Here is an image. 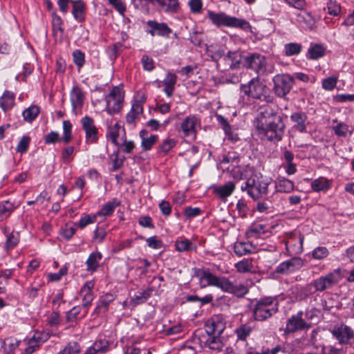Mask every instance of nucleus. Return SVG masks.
Segmentation results:
<instances>
[{"mask_svg":"<svg viewBox=\"0 0 354 354\" xmlns=\"http://www.w3.org/2000/svg\"><path fill=\"white\" fill-rule=\"evenodd\" d=\"M68 269L66 267H62L56 273H49L47 276L48 281H58L61 278L67 274Z\"/></svg>","mask_w":354,"mask_h":354,"instance_id":"nucleus-62","label":"nucleus"},{"mask_svg":"<svg viewBox=\"0 0 354 354\" xmlns=\"http://www.w3.org/2000/svg\"><path fill=\"white\" fill-rule=\"evenodd\" d=\"M30 142V138L28 136H24L17 146V151L21 153L26 152L28 149Z\"/></svg>","mask_w":354,"mask_h":354,"instance_id":"nucleus-57","label":"nucleus"},{"mask_svg":"<svg viewBox=\"0 0 354 354\" xmlns=\"http://www.w3.org/2000/svg\"><path fill=\"white\" fill-rule=\"evenodd\" d=\"M297 21L304 29L311 30L315 26V19L308 12L299 13L297 15Z\"/></svg>","mask_w":354,"mask_h":354,"instance_id":"nucleus-29","label":"nucleus"},{"mask_svg":"<svg viewBox=\"0 0 354 354\" xmlns=\"http://www.w3.org/2000/svg\"><path fill=\"white\" fill-rule=\"evenodd\" d=\"M85 95L82 88L77 86H73L70 93V101L73 111L80 110L84 104Z\"/></svg>","mask_w":354,"mask_h":354,"instance_id":"nucleus-21","label":"nucleus"},{"mask_svg":"<svg viewBox=\"0 0 354 354\" xmlns=\"http://www.w3.org/2000/svg\"><path fill=\"white\" fill-rule=\"evenodd\" d=\"M81 351L80 344L76 342H69L58 354H79Z\"/></svg>","mask_w":354,"mask_h":354,"instance_id":"nucleus-48","label":"nucleus"},{"mask_svg":"<svg viewBox=\"0 0 354 354\" xmlns=\"http://www.w3.org/2000/svg\"><path fill=\"white\" fill-rule=\"evenodd\" d=\"M252 331V328L248 324H242L235 330L238 339L245 341Z\"/></svg>","mask_w":354,"mask_h":354,"instance_id":"nucleus-44","label":"nucleus"},{"mask_svg":"<svg viewBox=\"0 0 354 354\" xmlns=\"http://www.w3.org/2000/svg\"><path fill=\"white\" fill-rule=\"evenodd\" d=\"M71 3L73 4L72 14L74 18L78 21H82L84 19L85 3L82 0L71 1Z\"/></svg>","mask_w":354,"mask_h":354,"instance_id":"nucleus-36","label":"nucleus"},{"mask_svg":"<svg viewBox=\"0 0 354 354\" xmlns=\"http://www.w3.org/2000/svg\"><path fill=\"white\" fill-rule=\"evenodd\" d=\"M287 261L291 272L299 270L304 266V260L300 257H292Z\"/></svg>","mask_w":354,"mask_h":354,"instance_id":"nucleus-54","label":"nucleus"},{"mask_svg":"<svg viewBox=\"0 0 354 354\" xmlns=\"http://www.w3.org/2000/svg\"><path fill=\"white\" fill-rule=\"evenodd\" d=\"M3 233L7 236L6 242V248L7 250L12 249L15 248L19 241V234L17 232H10L7 227L3 229Z\"/></svg>","mask_w":354,"mask_h":354,"instance_id":"nucleus-39","label":"nucleus"},{"mask_svg":"<svg viewBox=\"0 0 354 354\" xmlns=\"http://www.w3.org/2000/svg\"><path fill=\"white\" fill-rule=\"evenodd\" d=\"M15 95L10 91H5L0 97V107L6 112L12 109L15 105Z\"/></svg>","mask_w":354,"mask_h":354,"instance_id":"nucleus-25","label":"nucleus"},{"mask_svg":"<svg viewBox=\"0 0 354 354\" xmlns=\"http://www.w3.org/2000/svg\"><path fill=\"white\" fill-rule=\"evenodd\" d=\"M102 258V255L99 252H93L90 254L86 261V270L88 272H95L100 266V261Z\"/></svg>","mask_w":354,"mask_h":354,"instance_id":"nucleus-30","label":"nucleus"},{"mask_svg":"<svg viewBox=\"0 0 354 354\" xmlns=\"http://www.w3.org/2000/svg\"><path fill=\"white\" fill-rule=\"evenodd\" d=\"M15 209L14 204L8 201L0 203V217L2 218L9 217Z\"/></svg>","mask_w":354,"mask_h":354,"instance_id":"nucleus-45","label":"nucleus"},{"mask_svg":"<svg viewBox=\"0 0 354 354\" xmlns=\"http://www.w3.org/2000/svg\"><path fill=\"white\" fill-rule=\"evenodd\" d=\"M328 254V248L324 246L317 247L312 251V257L316 260H322L327 257Z\"/></svg>","mask_w":354,"mask_h":354,"instance_id":"nucleus-52","label":"nucleus"},{"mask_svg":"<svg viewBox=\"0 0 354 354\" xmlns=\"http://www.w3.org/2000/svg\"><path fill=\"white\" fill-rule=\"evenodd\" d=\"M177 82V76L172 73H167L165 78L162 81L164 85V92L168 97H171L175 90V85Z\"/></svg>","mask_w":354,"mask_h":354,"instance_id":"nucleus-26","label":"nucleus"},{"mask_svg":"<svg viewBox=\"0 0 354 354\" xmlns=\"http://www.w3.org/2000/svg\"><path fill=\"white\" fill-rule=\"evenodd\" d=\"M120 131L124 132V129L122 128L118 122H116L113 126H109L106 133L107 139L110 140L114 145L118 146L120 145V142L118 141V138Z\"/></svg>","mask_w":354,"mask_h":354,"instance_id":"nucleus-35","label":"nucleus"},{"mask_svg":"<svg viewBox=\"0 0 354 354\" xmlns=\"http://www.w3.org/2000/svg\"><path fill=\"white\" fill-rule=\"evenodd\" d=\"M39 345L37 341L35 339V337H33L29 340L28 345L25 348L24 354H32L39 348Z\"/></svg>","mask_w":354,"mask_h":354,"instance_id":"nucleus-64","label":"nucleus"},{"mask_svg":"<svg viewBox=\"0 0 354 354\" xmlns=\"http://www.w3.org/2000/svg\"><path fill=\"white\" fill-rule=\"evenodd\" d=\"M236 270L240 273L252 272L254 268L251 259H243L235 264Z\"/></svg>","mask_w":354,"mask_h":354,"instance_id":"nucleus-41","label":"nucleus"},{"mask_svg":"<svg viewBox=\"0 0 354 354\" xmlns=\"http://www.w3.org/2000/svg\"><path fill=\"white\" fill-rule=\"evenodd\" d=\"M272 82L273 91L277 97L281 98L285 97L290 93L295 84L293 77L288 73L276 75Z\"/></svg>","mask_w":354,"mask_h":354,"instance_id":"nucleus-6","label":"nucleus"},{"mask_svg":"<svg viewBox=\"0 0 354 354\" xmlns=\"http://www.w3.org/2000/svg\"><path fill=\"white\" fill-rule=\"evenodd\" d=\"M39 111V106L32 105L23 111L22 116L25 121L32 122L38 116Z\"/></svg>","mask_w":354,"mask_h":354,"instance_id":"nucleus-40","label":"nucleus"},{"mask_svg":"<svg viewBox=\"0 0 354 354\" xmlns=\"http://www.w3.org/2000/svg\"><path fill=\"white\" fill-rule=\"evenodd\" d=\"M176 143L177 141L174 138H166L159 145L158 151L167 154L176 145Z\"/></svg>","mask_w":354,"mask_h":354,"instance_id":"nucleus-47","label":"nucleus"},{"mask_svg":"<svg viewBox=\"0 0 354 354\" xmlns=\"http://www.w3.org/2000/svg\"><path fill=\"white\" fill-rule=\"evenodd\" d=\"M241 91L249 97L260 100H266L269 97L267 86L258 77L252 78L246 84H242Z\"/></svg>","mask_w":354,"mask_h":354,"instance_id":"nucleus-5","label":"nucleus"},{"mask_svg":"<svg viewBox=\"0 0 354 354\" xmlns=\"http://www.w3.org/2000/svg\"><path fill=\"white\" fill-rule=\"evenodd\" d=\"M106 111L113 115L118 113L122 106L123 95L120 88L115 86L111 91L110 93L106 97Z\"/></svg>","mask_w":354,"mask_h":354,"instance_id":"nucleus-9","label":"nucleus"},{"mask_svg":"<svg viewBox=\"0 0 354 354\" xmlns=\"http://www.w3.org/2000/svg\"><path fill=\"white\" fill-rule=\"evenodd\" d=\"M244 56L239 50L229 51L224 57L227 65L230 69H237L243 67Z\"/></svg>","mask_w":354,"mask_h":354,"instance_id":"nucleus-20","label":"nucleus"},{"mask_svg":"<svg viewBox=\"0 0 354 354\" xmlns=\"http://www.w3.org/2000/svg\"><path fill=\"white\" fill-rule=\"evenodd\" d=\"M235 189V183L229 181L223 185L217 187L214 189V193L221 199H225L230 196Z\"/></svg>","mask_w":354,"mask_h":354,"instance_id":"nucleus-31","label":"nucleus"},{"mask_svg":"<svg viewBox=\"0 0 354 354\" xmlns=\"http://www.w3.org/2000/svg\"><path fill=\"white\" fill-rule=\"evenodd\" d=\"M202 213V210L199 207H186L183 210V215L187 219L193 218L199 216Z\"/></svg>","mask_w":354,"mask_h":354,"instance_id":"nucleus-59","label":"nucleus"},{"mask_svg":"<svg viewBox=\"0 0 354 354\" xmlns=\"http://www.w3.org/2000/svg\"><path fill=\"white\" fill-rule=\"evenodd\" d=\"M268 183H262L259 185L256 184L254 178H248L241 186L242 191H246L248 194L253 199H258L259 196L262 194L267 193Z\"/></svg>","mask_w":354,"mask_h":354,"instance_id":"nucleus-12","label":"nucleus"},{"mask_svg":"<svg viewBox=\"0 0 354 354\" xmlns=\"http://www.w3.org/2000/svg\"><path fill=\"white\" fill-rule=\"evenodd\" d=\"M266 57L259 53H248L244 56L243 67L251 69L257 74L263 75L266 73Z\"/></svg>","mask_w":354,"mask_h":354,"instance_id":"nucleus-8","label":"nucleus"},{"mask_svg":"<svg viewBox=\"0 0 354 354\" xmlns=\"http://www.w3.org/2000/svg\"><path fill=\"white\" fill-rule=\"evenodd\" d=\"M311 188L314 192H326L331 187V183L324 177L318 178L311 183Z\"/></svg>","mask_w":354,"mask_h":354,"instance_id":"nucleus-34","label":"nucleus"},{"mask_svg":"<svg viewBox=\"0 0 354 354\" xmlns=\"http://www.w3.org/2000/svg\"><path fill=\"white\" fill-rule=\"evenodd\" d=\"M90 348L97 354H105L109 351L110 343L104 337H99Z\"/></svg>","mask_w":354,"mask_h":354,"instance_id":"nucleus-28","label":"nucleus"},{"mask_svg":"<svg viewBox=\"0 0 354 354\" xmlns=\"http://www.w3.org/2000/svg\"><path fill=\"white\" fill-rule=\"evenodd\" d=\"M328 14L334 17L338 16L341 13V6L336 1L329 0L326 3V8Z\"/></svg>","mask_w":354,"mask_h":354,"instance_id":"nucleus-49","label":"nucleus"},{"mask_svg":"<svg viewBox=\"0 0 354 354\" xmlns=\"http://www.w3.org/2000/svg\"><path fill=\"white\" fill-rule=\"evenodd\" d=\"M201 127V120L196 115L187 116L180 123V131L184 138H196L198 129Z\"/></svg>","mask_w":354,"mask_h":354,"instance_id":"nucleus-10","label":"nucleus"},{"mask_svg":"<svg viewBox=\"0 0 354 354\" xmlns=\"http://www.w3.org/2000/svg\"><path fill=\"white\" fill-rule=\"evenodd\" d=\"M20 342V341L15 339L7 338L4 340V349L8 354H14Z\"/></svg>","mask_w":354,"mask_h":354,"instance_id":"nucleus-51","label":"nucleus"},{"mask_svg":"<svg viewBox=\"0 0 354 354\" xmlns=\"http://www.w3.org/2000/svg\"><path fill=\"white\" fill-rule=\"evenodd\" d=\"M188 6L189 7L191 12L196 15L200 14L203 10V1L189 0Z\"/></svg>","mask_w":354,"mask_h":354,"instance_id":"nucleus-58","label":"nucleus"},{"mask_svg":"<svg viewBox=\"0 0 354 354\" xmlns=\"http://www.w3.org/2000/svg\"><path fill=\"white\" fill-rule=\"evenodd\" d=\"M302 50L301 44L291 42L285 45L284 51L286 56H293L299 55Z\"/></svg>","mask_w":354,"mask_h":354,"instance_id":"nucleus-46","label":"nucleus"},{"mask_svg":"<svg viewBox=\"0 0 354 354\" xmlns=\"http://www.w3.org/2000/svg\"><path fill=\"white\" fill-rule=\"evenodd\" d=\"M331 333L340 344H347L354 337L352 328L344 324L335 326Z\"/></svg>","mask_w":354,"mask_h":354,"instance_id":"nucleus-16","label":"nucleus"},{"mask_svg":"<svg viewBox=\"0 0 354 354\" xmlns=\"http://www.w3.org/2000/svg\"><path fill=\"white\" fill-rule=\"evenodd\" d=\"M268 231L266 225L259 222L251 224L246 231L248 239H259Z\"/></svg>","mask_w":354,"mask_h":354,"instance_id":"nucleus-24","label":"nucleus"},{"mask_svg":"<svg viewBox=\"0 0 354 354\" xmlns=\"http://www.w3.org/2000/svg\"><path fill=\"white\" fill-rule=\"evenodd\" d=\"M109 304L104 301L101 297L97 304V306L93 311V314L100 315L106 313L109 310Z\"/></svg>","mask_w":354,"mask_h":354,"instance_id":"nucleus-56","label":"nucleus"},{"mask_svg":"<svg viewBox=\"0 0 354 354\" xmlns=\"http://www.w3.org/2000/svg\"><path fill=\"white\" fill-rule=\"evenodd\" d=\"M234 252L238 256H244L255 252V247L250 242H236Z\"/></svg>","mask_w":354,"mask_h":354,"instance_id":"nucleus-27","label":"nucleus"},{"mask_svg":"<svg viewBox=\"0 0 354 354\" xmlns=\"http://www.w3.org/2000/svg\"><path fill=\"white\" fill-rule=\"evenodd\" d=\"M62 141L59 133L56 131H50L44 136V142L46 144H55L57 142Z\"/></svg>","mask_w":354,"mask_h":354,"instance_id":"nucleus-61","label":"nucleus"},{"mask_svg":"<svg viewBox=\"0 0 354 354\" xmlns=\"http://www.w3.org/2000/svg\"><path fill=\"white\" fill-rule=\"evenodd\" d=\"M208 19L212 24L217 27H242L246 24L245 20L230 17L224 12H215L213 10H207L204 20Z\"/></svg>","mask_w":354,"mask_h":354,"instance_id":"nucleus-4","label":"nucleus"},{"mask_svg":"<svg viewBox=\"0 0 354 354\" xmlns=\"http://www.w3.org/2000/svg\"><path fill=\"white\" fill-rule=\"evenodd\" d=\"M276 191L281 193H290L295 188L294 183L287 178H279L276 183Z\"/></svg>","mask_w":354,"mask_h":354,"instance_id":"nucleus-38","label":"nucleus"},{"mask_svg":"<svg viewBox=\"0 0 354 354\" xmlns=\"http://www.w3.org/2000/svg\"><path fill=\"white\" fill-rule=\"evenodd\" d=\"M81 124L85 133L86 142L87 144H95L98 141V129L96 127L94 120L90 116L86 115L81 119Z\"/></svg>","mask_w":354,"mask_h":354,"instance_id":"nucleus-11","label":"nucleus"},{"mask_svg":"<svg viewBox=\"0 0 354 354\" xmlns=\"http://www.w3.org/2000/svg\"><path fill=\"white\" fill-rule=\"evenodd\" d=\"M84 309L82 306H77L73 307L69 311L67 312L66 315V320L67 322H74L78 319L83 318L82 317V310Z\"/></svg>","mask_w":354,"mask_h":354,"instance_id":"nucleus-42","label":"nucleus"},{"mask_svg":"<svg viewBox=\"0 0 354 354\" xmlns=\"http://www.w3.org/2000/svg\"><path fill=\"white\" fill-rule=\"evenodd\" d=\"M94 286L95 282L93 281H88L82 286L80 289V295L82 297V306L84 308L82 317H85L86 315L88 313V308L91 305L94 299V295L93 292Z\"/></svg>","mask_w":354,"mask_h":354,"instance_id":"nucleus-15","label":"nucleus"},{"mask_svg":"<svg viewBox=\"0 0 354 354\" xmlns=\"http://www.w3.org/2000/svg\"><path fill=\"white\" fill-rule=\"evenodd\" d=\"M141 139V147L144 151L150 150L158 140V136L150 135L147 130L142 129L139 133Z\"/></svg>","mask_w":354,"mask_h":354,"instance_id":"nucleus-23","label":"nucleus"},{"mask_svg":"<svg viewBox=\"0 0 354 354\" xmlns=\"http://www.w3.org/2000/svg\"><path fill=\"white\" fill-rule=\"evenodd\" d=\"M325 48L318 44H311L308 49L306 57L310 59H318L325 55Z\"/></svg>","mask_w":354,"mask_h":354,"instance_id":"nucleus-33","label":"nucleus"},{"mask_svg":"<svg viewBox=\"0 0 354 354\" xmlns=\"http://www.w3.org/2000/svg\"><path fill=\"white\" fill-rule=\"evenodd\" d=\"M72 55L74 64L81 68L85 64V54L80 50H75Z\"/></svg>","mask_w":354,"mask_h":354,"instance_id":"nucleus-55","label":"nucleus"},{"mask_svg":"<svg viewBox=\"0 0 354 354\" xmlns=\"http://www.w3.org/2000/svg\"><path fill=\"white\" fill-rule=\"evenodd\" d=\"M333 130L335 134L339 137H346L348 132L352 134V131H349L348 126L344 122H339L334 126Z\"/></svg>","mask_w":354,"mask_h":354,"instance_id":"nucleus-53","label":"nucleus"},{"mask_svg":"<svg viewBox=\"0 0 354 354\" xmlns=\"http://www.w3.org/2000/svg\"><path fill=\"white\" fill-rule=\"evenodd\" d=\"M337 79L334 77H329L322 80V88L326 91H332L337 85Z\"/></svg>","mask_w":354,"mask_h":354,"instance_id":"nucleus-60","label":"nucleus"},{"mask_svg":"<svg viewBox=\"0 0 354 354\" xmlns=\"http://www.w3.org/2000/svg\"><path fill=\"white\" fill-rule=\"evenodd\" d=\"M175 248L179 252L196 251L197 246L195 243L187 239H181L175 242Z\"/></svg>","mask_w":354,"mask_h":354,"instance_id":"nucleus-37","label":"nucleus"},{"mask_svg":"<svg viewBox=\"0 0 354 354\" xmlns=\"http://www.w3.org/2000/svg\"><path fill=\"white\" fill-rule=\"evenodd\" d=\"M147 24L151 28L148 32L152 37L157 35L160 37H169L172 32L171 28L164 22L159 23L156 21L149 20L147 22Z\"/></svg>","mask_w":354,"mask_h":354,"instance_id":"nucleus-18","label":"nucleus"},{"mask_svg":"<svg viewBox=\"0 0 354 354\" xmlns=\"http://www.w3.org/2000/svg\"><path fill=\"white\" fill-rule=\"evenodd\" d=\"M205 331L209 335H220L225 328V321L221 314L214 315L205 325Z\"/></svg>","mask_w":354,"mask_h":354,"instance_id":"nucleus-13","label":"nucleus"},{"mask_svg":"<svg viewBox=\"0 0 354 354\" xmlns=\"http://www.w3.org/2000/svg\"><path fill=\"white\" fill-rule=\"evenodd\" d=\"M338 283V279L333 272H328L324 276H321L312 282L306 284L300 289L298 299H304L316 292H323L326 289L332 288Z\"/></svg>","mask_w":354,"mask_h":354,"instance_id":"nucleus-2","label":"nucleus"},{"mask_svg":"<svg viewBox=\"0 0 354 354\" xmlns=\"http://www.w3.org/2000/svg\"><path fill=\"white\" fill-rule=\"evenodd\" d=\"M120 205V202L116 198L111 201L104 203L100 211L96 214L97 216H109L113 214L115 209Z\"/></svg>","mask_w":354,"mask_h":354,"instance_id":"nucleus-32","label":"nucleus"},{"mask_svg":"<svg viewBox=\"0 0 354 354\" xmlns=\"http://www.w3.org/2000/svg\"><path fill=\"white\" fill-rule=\"evenodd\" d=\"M163 8H160L165 12L174 14L180 10L178 0H164Z\"/></svg>","mask_w":354,"mask_h":354,"instance_id":"nucleus-43","label":"nucleus"},{"mask_svg":"<svg viewBox=\"0 0 354 354\" xmlns=\"http://www.w3.org/2000/svg\"><path fill=\"white\" fill-rule=\"evenodd\" d=\"M255 128L262 138L278 142L284 136L286 125L280 115L272 109L267 107L257 118Z\"/></svg>","mask_w":354,"mask_h":354,"instance_id":"nucleus-1","label":"nucleus"},{"mask_svg":"<svg viewBox=\"0 0 354 354\" xmlns=\"http://www.w3.org/2000/svg\"><path fill=\"white\" fill-rule=\"evenodd\" d=\"M96 217H97L96 214L93 215V216L86 215L85 216L81 218V219L79 221V222L77 223V226L80 228L83 229L88 224L95 223L96 221Z\"/></svg>","mask_w":354,"mask_h":354,"instance_id":"nucleus-63","label":"nucleus"},{"mask_svg":"<svg viewBox=\"0 0 354 354\" xmlns=\"http://www.w3.org/2000/svg\"><path fill=\"white\" fill-rule=\"evenodd\" d=\"M223 292H229L236 295L237 297H243L248 292L246 286L242 283H234L226 277L225 281L222 290Z\"/></svg>","mask_w":354,"mask_h":354,"instance_id":"nucleus-22","label":"nucleus"},{"mask_svg":"<svg viewBox=\"0 0 354 354\" xmlns=\"http://www.w3.org/2000/svg\"><path fill=\"white\" fill-rule=\"evenodd\" d=\"M279 310V301L276 297H265L256 301L253 308V317L256 321H265Z\"/></svg>","mask_w":354,"mask_h":354,"instance_id":"nucleus-3","label":"nucleus"},{"mask_svg":"<svg viewBox=\"0 0 354 354\" xmlns=\"http://www.w3.org/2000/svg\"><path fill=\"white\" fill-rule=\"evenodd\" d=\"M302 311L298 312L296 315H292L287 320L285 332L287 333H292L297 330L308 329L310 325L302 318Z\"/></svg>","mask_w":354,"mask_h":354,"instance_id":"nucleus-14","label":"nucleus"},{"mask_svg":"<svg viewBox=\"0 0 354 354\" xmlns=\"http://www.w3.org/2000/svg\"><path fill=\"white\" fill-rule=\"evenodd\" d=\"M194 274L199 279L201 288L215 286L223 290L226 277H218L212 274L209 270L204 268L196 269Z\"/></svg>","mask_w":354,"mask_h":354,"instance_id":"nucleus-7","label":"nucleus"},{"mask_svg":"<svg viewBox=\"0 0 354 354\" xmlns=\"http://www.w3.org/2000/svg\"><path fill=\"white\" fill-rule=\"evenodd\" d=\"M290 120L292 123V129L300 133L307 131L308 116L306 113L302 111H296L291 114Z\"/></svg>","mask_w":354,"mask_h":354,"instance_id":"nucleus-17","label":"nucleus"},{"mask_svg":"<svg viewBox=\"0 0 354 354\" xmlns=\"http://www.w3.org/2000/svg\"><path fill=\"white\" fill-rule=\"evenodd\" d=\"M304 237L299 234L290 237L286 243V248L290 255H296L301 254L303 250Z\"/></svg>","mask_w":354,"mask_h":354,"instance_id":"nucleus-19","label":"nucleus"},{"mask_svg":"<svg viewBox=\"0 0 354 354\" xmlns=\"http://www.w3.org/2000/svg\"><path fill=\"white\" fill-rule=\"evenodd\" d=\"M63 131H64V136L62 138V140L65 143L67 144L72 140V124L69 120H64L63 122Z\"/></svg>","mask_w":354,"mask_h":354,"instance_id":"nucleus-50","label":"nucleus"}]
</instances>
